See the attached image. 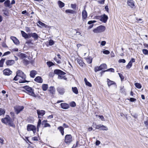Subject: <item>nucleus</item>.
I'll list each match as a JSON object with an SVG mask.
<instances>
[{
  "instance_id": "16",
  "label": "nucleus",
  "mask_w": 148,
  "mask_h": 148,
  "mask_svg": "<svg viewBox=\"0 0 148 148\" xmlns=\"http://www.w3.org/2000/svg\"><path fill=\"white\" fill-rule=\"evenodd\" d=\"M17 56L20 59H23L25 58H27V55L20 52H18L16 54Z\"/></svg>"
},
{
  "instance_id": "51",
  "label": "nucleus",
  "mask_w": 148,
  "mask_h": 148,
  "mask_svg": "<svg viewBox=\"0 0 148 148\" xmlns=\"http://www.w3.org/2000/svg\"><path fill=\"white\" fill-rule=\"evenodd\" d=\"M105 0H100L97 1L98 3L101 4H103Z\"/></svg>"
},
{
  "instance_id": "5",
  "label": "nucleus",
  "mask_w": 148,
  "mask_h": 148,
  "mask_svg": "<svg viewBox=\"0 0 148 148\" xmlns=\"http://www.w3.org/2000/svg\"><path fill=\"white\" fill-rule=\"evenodd\" d=\"M24 89L23 91L24 92L29 95L33 97H36V96L34 92V89L28 86H25L23 87Z\"/></svg>"
},
{
  "instance_id": "8",
  "label": "nucleus",
  "mask_w": 148,
  "mask_h": 148,
  "mask_svg": "<svg viewBox=\"0 0 148 148\" xmlns=\"http://www.w3.org/2000/svg\"><path fill=\"white\" fill-rule=\"evenodd\" d=\"M72 141V136L71 134H67L64 137V142L66 144L69 145Z\"/></svg>"
},
{
  "instance_id": "26",
  "label": "nucleus",
  "mask_w": 148,
  "mask_h": 148,
  "mask_svg": "<svg viewBox=\"0 0 148 148\" xmlns=\"http://www.w3.org/2000/svg\"><path fill=\"white\" fill-rule=\"evenodd\" d=\"M108 86L110 87L113 84H115V83L112 81L110 80L109 79L107 78V79Z\"/></svg>"
},
{
  "instance_id": "9",
  "label": "nucleus",
  "mask_w": 148,
  "mask_h": 148,
  "mask_svg": "<svg viewBox=\"0 0 148 148\" xmlns=\"http://www.w3.org/2000/svg\"><path fill=\"white\" fill-rule=\"evenodd\" d=\"M27 130L28 131H32L34 133L36 132V127L34 125L31 124H28L27 126Z\"/></svg>"
},
{
  "instance_id": "44",
  "label": "nucleus",
  "mask_w": 148,
  "mask_h": 148,
  "mask_svg": "<svg viewBox=\"0 0 148 148\" xmlns=\"http://www.w3.org/2000/svg\"><path fill=\"white\" fill-rule=\"evenodd\" d=\"M3 11L4 12L3 13L5 15L7 16H9V13L8 10H5Z\"/></svg>"
},
{
  "instance_id": "10",
  "label": "nucleus",
  "mask_w": 148,
  "mask_h": 148,
  "mask_svg": "<svg viewBox=\"0 0 148 148\" xmlns=\"http://www.w3.org/2000/svg\"><path fill=\"white\" fill-rule=\"evenodd\" d=\"M24 108V107L23 106H16L14 108L15 112L16 114H18L21 111H22Z\"/></svg>"
},
{
  "instance_id": "61",
  "label": "nucleus",
  "mask_w": 148,
  "mask_h": 148,
  "mask_svg": "<svg viewBox=\"0 0 148 148\" xmlns=\"http://www.w3.org/2000/svg\"><path fill=\"white\" fill-rule=\"evenodd\" d=\"M21 13L22 14H26V15L27 16H28L29 15V13L27 12V11L26 10L23 11Z\"/></svg>"
},
{
  "instance_id": "48",
  "label": "nucleus",
  "mask_w": 148,
  "mask_h": 148,
  "mask_svg": "<svg viewBox=\"0 0 148 148\" xmlns=\"http://www.w3.org/2000/svg\"><path fill=\"white\" fill-rule=\"evenodd\" d=\"M105 71H106V72L110 71L111 72L113 73L115 71L114 69L112 68H110L106 70H105Z\"/></svg>"
},
{
  "instance_id": "1",
  "label": "nucleus",
  "mask_w": 148,
  "mask_h": 148,
  "mask_svg": "<svg viewBox=\"0 0 148 148\" xmlns=\"http://www.w3.org/2000/svg\"><path fill=\"white\" fill-rule=\"evenodd\" d=\"M10 114L12 118H11L9 115H6L5 118L1 119V122L5 125H8L9 126L15 127V125L14 123V119H15L14 113L13 112H11Z\"/></svg>"
},
{
  "instance_id": "58",
  "label": "nucleus",
  "mask_w": 148,
  "mask_h": 148,
  "mask_svg": "<svg viewBox=\"0 0 148 148\" xmlns=\"http://www.w3.org/2000/svg\"><path fill=\"white\" fill-rule=\"evenodd\" d=\"M128 100H129L131 102H134L136 100V99L133 98H130V99H128Z\"/></svg>"
},
{
  "instance_id": "43",
  "label": "nucleus",
  "mask_w": 148,
  "mask_h": 148,
  "mask_svg": "<svg viewBox=\"0 0 148 148\" xmlns=\"http://www.w3.org/2000/svg\"><path fill=\"white\" fill-rule=\"evenodd\" d=\"M70 105L71 107H74L76 106V104L75 102L72 101L70 103Z\"/></svg>"
},
{
  "instance_id": "53",
  "label": "nucleus",
  "mask_w": 148,
  "mask_h": 148,
  "mask_svg": "<svg viewBox=\"0 0 148 148\" xmlns=\"http://www.w3.org/2000/svg\"><path fill=\"white\" fill-rule=\"evenodd\" d=\"M102 128L101 130H108V128L106 126L103 125H101V127Z\"/></svg>"
},
{
  "instance_id": "40",
  "label": "nucleus",
  "mask_w": 148,
  "mask_h": 148,
  "mask_svg": "<svg viewBox=\"0 0 148 148\" xmlns=\"http://www.w3.org/2000/svg\"><path fill=\"white\" fill-rule=\"evenodd\" d=\"M5 60V58H2L0 60V67H2L3 66L4 62Z\"/></svg>"
},
{
  "instance_id": "54",
  "label": "nucleus",
  "mask_w": 148,
  "mask_h": 148,
  "mask_svg": "<svg viewBox=\"0 0 148 148\" xmlns=\"http://www.w3.org/2000/svg\"><path fill=\"white\" fill-rule=\"evenodd\" d=\"M26 43L28 45H33V43L32 42V40H28L26 42Z\"/></svg>"
},
{
  "instance_id": "31",
  "label": "nucleus",
  "mask_w": 148,
  "mask_h": 148,
  "mask_svg": "<svg viewBox=\"0 0 148 148\" xmlns=\"http://www.w3.org/2000/svg\"><path fill=\"white\" fill-rule=\"evenodd\" d=\"M21 32L22 35L23 37H24L25 39L28 38L27 34L25 32L23 31H21Z\"/></svg>"
},
{
  "instance_id": "22",
  "label": "nucleus",
  "mask_w": 148,
  "mask_h": 148,
  "mask_svg": "<svg viewBox=\"0 0 148 148\" xmlns=\"http://www.w3.org/2000/svg\"><path fill=\"white\" fill-rule=\"evenodd\" d=\"M61 108L64 109H67L70 107L69 105L66 103H62L60 104Z\"/></svg>"
},
{
  "instance_id": "38",
  "label": "nucleus",
  "mask_w": 148,
  "mask_h": 148,
  "mask_svg": "<svg viewBox=\"0 0 148 148\" xmlns=\"http://www.w3.org/2000/svg\"><path fill=\"white\" fill-rule=\"evenodd\" d=\"M47 64L49 67L55 65L52 62L49 61L47 62Z\"/></svg>"
},
{
  "instance_id": "27",
  "label": "nucleus",
  "mask_w": 148,
  "mask_h": 148,
  "mask_svg": "<svg viewBox=\"0 0 148 148\" xmlns=\"http://www.w3.org/2000/svg\"><path fill=\"white\" fill-rule=\"evenodd\" d=\"M48 88V85L47 84H43L42 86V88L44 91H46Z\"/></svg>"
},
{
  "instance_id": "6",
  "label": "nucleus",
  "mask_w": 148,
  "mask_h": 148,
  "mask_svg": "<svg viewBox=\"0 0 148 148\" xmlns=\"http://www.w3.org/2000/svg\"><path fill=\"white\" fill-rule=\"evenodd\" d=\"M48 95L52 98L54 97L56 93V89L53 86H50L48 90Z\"/></svg>"
},
{
  "instance_id": "3",
  "label": "nucleus",
  "mask_w": 148,
  "mask_h": 148,
  "mask_svg": "<svg viewBox=\"0 0 148 148\" xmlns=\"http://www.w3.org/2000/svg\"><path fill=\"white\" fill-rule=\"evenodd\" d=\"M17 76H18L21 79H19L18 81L19 83H22L25 82H28L29 81H27L26 80V75L24 74L21 70H18L16 72Z\"/></svg>"
},
{
  "instance_id": "33",
  "label": "nucleus",
  "mask_w": 148,
  "mask_h": 148,
  "mask_svg": "<svg viewBox=\"0 0 148 148\" xmlns=\"http://www.w3.org/2000/svg\"><path fill=\"white\" fill-rule=\"evenodd\" d=\"M5 6L6 7H9L10 5V1L9 0H7L4 3Z\"/></svg>"
},
{
  "instance_id": "59",
  "label": "nucleus",
  "mask_w": 148,
  "mask_h": 148,
  "mask_svg": "<svg viewBox=\"0 0 148 148\" xmlns=\"http://www.w3.org/2000/svg\"><path fill=\"white\" fill-rule=\"evenodd\" d=\"M95 129H99L101 127V125H96L95 124Z\"/></svg>"
},
{
  "instance_id": "28",
  "label": "nucleus",
  "mask_w": 148,
  "mask_h": 148,
  "mask_svg": "<svg viewBox=\"0 0 148 148\" xmlns=\"http://www.w3.org/2000/svg\"><path fill=\"white\" fill-rule=\"evenodd\" d=\"M58 130H59L62 135L63 136L64 134V128L63 127L61 126H59L58 127Z\"/></svg>"
},
{
  "instance_id": "13",
  "label": "nucleus",
  "mask_w": 148,
  "mask_h": 148,
  "mask_svg": "<svg viewBox=\"0 0 148 148\" xmlns=\"http://www.w3.org/2000/svg\"><path fill=\"white\" fill-rule=\"evenodd\" d=\"M3 73L5 75L9 76L12 73V71L10 69L7 68L3 70Z\"/></svg>"
},
{
  "instance_id": "24",
  "label": "nucleus",
  "mask_w": 148,
  "mask_h": 148,
  "mask_svg": "<svg viewBox=\"0 0 148 148\" xmlns=\"http://www.w3.org/2000/svg\"><path fill=\"white\" fill-rule=\"evenodd\" d=\"M15 63L14 60H8L6 61L5 64L7 66H10L14 64Z\"/></svg>"
},
{
  "instance_id": "56",
  "label": "nucleus",
  "mask_w": 148,
  "mask_h": 148,
  "mask_svg": "<svg viewBox=\"0 0 148 148\" xmlns=\"http://www.w3.org/2000/svg\"><path fill=\"white\" fill-rule=\"evenodd\" d=\"M96 22V21L95 20H93V21H89L88 23V24L89 25L91 24L92 23H95Z\"/></svg>"
},
{
  "instance_id": "37",
  "label": "nucleus",
  "mask_w": 148,
  "mask_h": 148,
  "mask_svg": "<svg viewBox=\"0 0 148 148\" xmlns=\"http://www.w3.org/2000/svg\"><path fill=\"white\" fill-rule=\"evenodd\" d=\"M72 90L73 92L76 94L78 93V91L76 87H72Z\"/></svg>"
},
{
  "instance_id": "29",
  "label": "nucleus",
  "mask_w": 148,
  "mask_h": 148,
  "mask_svg": "<svg viewBox=\"0 0 148 148\" xmlns=\"http://www.w3.org/2000/svg\"><path fill=\"white\" fill-rule=\"evenodd\" d=\"M32 37L34 38V40H36L38 38L39 36L36 33H32Z\"/></svg>"
},
{
  "instance_id": "46",
  "label": "nucleus",
  "mask_w": 148,
  "mask_h": 148,
  "mask_svg": "<svg viewBox=\"0 0 148 148\" xmlns=\"http://www.w3.org/2000/svg\"><path fill=\"white\" fill-rule=\"evenodd\" d=\"M43 125V127H51L50 124L47 123H44Z\"/></svg>"
},
{
  "instance_id": "42",
  "label": "nucleus",
  "mask_w": 148,
  "mask_h": 148,
  "mask_svg": "<svg viewBox=\"0 0 148 148\" xmlns=\"http://www.w3.org/2000/svg\"><path fill=\"white\" fill-rule=\"evenodd\" d=\"M135 86L137 88L140 89L142 87V86L140 83H136L134 84Z\"/></svg>"
},
{
  "instance_id": "41",
  "label": "nucleus",
  "mask_w": 148,
  "mask_h": 148,
  "mask_svg": "<svg viewBox=\"0 0 148 148\" xmlns=\"http://www.w3.org/2000/svg\"><path fill=\"white\" fill-rule=\"evenodd\" d=\"M86 60L88 64H90L92 62V59H91L90 58L88 57V58H84Z\"/></svg>"
},
{
  "instance_id": "19",
  "label": "nucleus",
  "mask_w": 148,
  "mask_h": 148,
  "mask_svg": "<svg viewBox=\"0 0 148 148\" xmlns=\"http://www.w3.org/2000/svg\"><path fill=\"white\" fill-rule=\"evenodd\" d=\"M57 56L58 57V59L56 57H55L54 58V60H55L57 63L58 64H60L61 63V61L60 60L61 59V56L60 54H58L57 55Z\"/></svg>"
},
{
  "instance_id": "20",
  "label": "nucleus",
  "mask_w": 148,
  "mask_h": 148,
  "mask_svg": "<svg viewBox=\"0 0 148 148\" xmlns=\"http://www.w3.org/2000/svg\"><path fill=\"white\" fill-rule=\"evenodd\" d=\"M65 12L67 14H71L74 15H76L77 12L75 10L71 9H67L65 11Z\"/></svg>"
},
{
  "instance_id": "30",
  "label": "nucleus",
  "mask_w": 148,
  "mask_h": 148,
  "mask_svg": "<svg viewBox=\"0 0 148 148\" xmlns=\"http://www.w3.org/2000/svg\"><path fill=\"white\" fill-rule=\"evenodd\" d=\"M58 4L60 8H62L65 6V4L60 1H58Z\"/></svg>"
},
{
  "instance_id": "17",
  "label": "nucleus",
  "mask_w": 148,
  "mask_h": 148,
  "mask_svg": "<svg viewBox=\"0 0 148 148\" xmlns=\"http://www.w3.org/2000/svg\"><path fill=\"white\" fill-rule=\"evenodd\" d=\"M127 4L132 8H135L134 1L132 0H128L127 1Z\"/></svg>"
},
{
  "instance_id": "34",
  "label": "nucleus",
  "mask_w": 148,
  "mask_h": 148,
  "mask_svg": "<svg viewBox=\"0 0 148 148\" xmlns=\"http://www.w3.org/2000/svg\"><path fill=\"white\" fill-rule=\"evenodd\" d=\"M84 81L85 82L86 85V86H88L90 87H92V85L91 84L90 82H89L88 81L86 78H85L84 79Z\"/></svg>"
},
{
  "instance_id": "14",
  "label": "nucleus",
  "mask_w": 148,
  "mask_h": 148,
  "mask_svg": "<svg viewBox=\"0 0 148 148\" xmlns=\"http://www.w3.org/2000/svg\"><path fill=\"white\" fill-rule=\"evenodd\" d=\"M135 62V59L134 58H132L129 61L128 64L126 66V68L127 69H129L131 67L132 65V63Z\"/></svg>"
},
{
  "instance_id": "49",
  "label": "nucleus",
  "mask_w": 148,
  "mask_h": 148,
  "mask_svg": "<svg viewBox=\"0 0 148 148\" xmlns=\"http://www.w3.org/2000/svg\"><path fill=\"white\" fill-rule=\"evenodd\" d=\"M77 6V5L76 4H71V7L73 9H75Z\"/></svg>"
},
{
  "instance_id": "57",
  "label": "nucleus",
  "mask_w": 148,
  "mask_h": 148,
  "mask_svg": "<svg viewBox=\"0 0 148 148\" xmlns=\"http://www.w3.org/2000/svg\"><path fill=\"white\" fill-rule=\"evenodd\" d=\"M103 53L104 54H108L110 53V52L108 50H105L103 51Z\"/></svg>"
},
{
  "instance_id": "32",
  "label": "nucleus",
  "mask_w": 148,
  "mask_h": 148,
  "mask_svg": "<svg viewBox=\"0 0 148 148\" xmlns=\"http://www.w3.org/2000/svg\"><path fill=\"white\" fill-rule=\"evenodd\" d=\"M38 23L39 25H40L42 27H44L45 28H47L48 27V26L47 25L43 23L42 22L40 21H38Z\"/></svg>"
},
{
  "instance_id": "18",
  "label": "nucleus",
  "mask_w": 148,
  "mask_h": 148,
  "mask_svg": "<svg viewBox=\"0 0 148 148\" xmlns=\"http://www.w3.org/2000/svg\"><path fill=\"white\" fill-rule=\"evenodd\" d=\"M82 19L83 21L86 20L88 16L87 13L85 9L82 10Z\"/></svg>"
},
{
  "instance_id": "47",
  "label": "nucleus",
  "mask_w": 148,
  "mask_h": 148,
  "mask_svg": "<svg viewBox=\"0 0 148 148\" xmlns=\"http://www.w3.org/2000/svg\"><path fill=\"white\" fill-rule=\"evenodd\" d=\"M118 74L120 78L121 79V81H123L124 79V77L123 76V75H122V74L120 73H119Z\"/></svg>"
},
{
  "instance_id": "21",
  "label": "nucleus",
  "mask_w": 148,
  "mask_h": 148,
  "mask_svg": "<svg viewBox=\"0 0 148 148\" xmlns=\"http://www.w3.org/2000/svg\"><path fill=\"white\" fill-rule=\"evenodd\" d=\"M34 81L36 82L39 83H42L43 82V79L40 76H39L36 77L34 79Z\"/></svg>"
},
{
  "instance_id": "12",
  "label": "nucleus",
  "mask_w": 148,
  "mask_h": 148,
  "mask_svg": "<svg viewBox=\"0 0 148 148\" xmlns=\"http://www.w3.org/2000/svg\"><path fill=\"white\" fill-rule=\"evenodd\" d=\"M108 19V16L105 14L101 15L100 21L103 23H106Z\"/></svg>"
},
{
  "instance_id": "45",
  "label": "nucleus",
  "mask_w": 148,
  "mask_h": 148,
  "mask_svg": "<svg viewBox=\"0 0 148 148\" xmlns=\"http://www.w3.org/2000/svg\"><path fill=\"white\" fill-rule=\"evenodd\" d=\"M23 63L26 65L29 64V61L27 59H24L23 60Z\"/></svg>"
},
{
  "instance_id": "39",
  "label": "nucleus",
  "mask_w": 148,
  "mask_h": 148,
  "mask_svg": "<svg viewBox=\"0 0 148 148\" xmlns=\"http://www.w3.org/2000/svg\"><path fill=\"white\" fill-rule=\"evenodd\" d=\"M102 70L100 66H95L94 68V71L95 72Z\"/></svg>"
},
{
  "instance_id": "36",
  "label": "nucleus",
  "mask_w": 148,
  "mask_h": 148,
  "mask_svg": "<svg viewBox=\"0 0 148 148\" xmlns=\"http://www.w3.org/2000/svg\"><path fill=\"white\" fill-rule=\"evenodd\" d=\"M5 112V110L4 108H0V116L4 115Z\"/></svg>"
},
{
  "instance_id": "25",
  "label": "nucleus",
  "mask_w": 148,
  "mask_h": 148,
  "mask_svg": "<svg viewBox=\"0 0 148 148\" xmlns=\"http://www.w3.org/2000/svg\"><path fill=\"white\" fill-rule=\"evenodd\" d=\"M37 71L34 70H32L30 72V76L32 78H34L35 75L37 74Z\"/></svg>"
},
{
  "instance_id": "2",
  "label": "nucleus",
  "mask_w": 148,
  "mask_h": 148,
  "mask_svg": "<svg viewBox=\"0 0 148 148\" xmlns=\"http://www.w3.org/2000/svg\"><path fill=\"white\" fill-rule=\"evenodd\" d=\"M54 74L58 75V79H64L66 80H67V78L65 76H63V75H65L66 73L60 69H55L53 73V72L49 73V76L50 77H53Z\"/></svg>"
},
{
  "instance_id": "4",
  "label": "nucleus",
  "mask_w": 148,
  "mask_h": 148,
  "mask_svg": "<svg viewBox=\"0 0 148 148\" xmlns=\"http://www.w3.org/2000/svg\"><path fill=\"white\" fill-rule=\"evenodd\" d=\"M38 116V118L39 119L37 125V128L38 129L40 127L41 123V118H42L45 114V111L43 110L38 109L36 110Z\"/></svg>"
},
{
  "instance_id": "63",
  "label": "nucleus",
  "mask_w": 148,
  "mask_h": 148,
  "mask_svg": "<svg viewBox=\"0 0 148 148\" xmlns=\"http://www.w3.org/2000/svg\"><path fill=\"white\" fill-rule=\"evenodd\" d=\"M101 15L100 16H95V18L97 19H99L100 21V19L101 18Z\"/></svg>"
},
{
  "instance_id": "50",
  "label": "nucleus",
  "mask_w": 148,
  "mask_h": 148,
  "mask_svg": "<svg viewBox=\"0 0 148 148\" xmlns=\"http://www.w3.org/2000/svg\"><path fill=\"white\" fill-rule=\"evenodd\" d=\"M143 53L145 55L148 54V50L146 49H144L142 50Z\"/></svg>"
},
{
  "instance_id": "64",
  "label": "nucleus",
  "mask_w": 148,
  "mask_h": 148,
  "mask_svg": "<svg viewBox=\"0 0 148 148\" xmlns=\"http://www.w3.org/2000/svg\"><path fill=\"white\" fill-rule=\"evenodd\" d=\"M144 123L147 127H148V120H147L146 121H145L144 122Z\"/></svg>"
},
{
  "instance_id": "11",
  "label": "nucleus",
  "mask_w": 148,
  "mask_h": 148,
  "mask_svg": "<svg viewBox=\"0 0 148 148\" xmlns=\"http://www.w3.org/2000/svg\"><path fill=\"white\" fill-rule=\"evenodd\" d=\"M76 60L78 63L82 67L86 66V64L84 62L81 58H77Z\"/></svg>"
},
{
  "instance_id": "35",
  "label": "nucleus",
  "mask_w": 148,
  "mask_h": 148,
  "mask_svg": "<svg viewBox=\"0 0 148 148\" xmlns=\"http://www.w3.org/2000/svg\"><path fill=\"white\" fill-rule=\"evenodd\" d=\"M101 69L102 70L106 69L107 68V66L106 64H102L100 65Z\"/></svg>"
},
{
  "instance_id": "15",
  "label": "nucleus",
  "mask_w": 148,
  "mask_h": 148,
  "mask_svg": "<svg viewBox=\"0 0 148 148\" xmlns=\"http://www.w3.org/2000/svg\"><path fill=\"white\" fill-rule=\"evenodd\" d=\"M58 92L61 95H63L65 92V89L62 87H58L57 88Z\"/></svg>"
},
{
  "instance_id": "7",
  "label": "nucleus",
  "mask_w": 148,
  "mask_h": 148,
  "mask_svg": "<svg viewBox=\"0 0 148 148\" xmlns=\"http://www.w3.org/2000/svg\"><path fill=\"white\" fill-rule=\"evenodd\" d=\"M106 29V28L105 26L101 25L94 29L93 31L95 33H101L104 32Z\"/></svg>"
},
{
  "instance_id": "55",
  "label": "nucleus",
  "mask_w": 148,
  "mask_h": 148,
  "mask_svg": "<svg viewBox=\"0 0 148 148\" xmlns=\"http://www.w3.org/2000/svg\"><path fill=\"white\" fill-rule=\"evenodd\" d=\"M19 79H21L20 78L18 77V76H17V75L15 76L13 79V80L14 81H17L18 80H19Z\"/></svg>"
},
{
  "instance_id": "52",
  "label": "nucleus",
  "mask_w": 148,
  "mask_h": 148,
  "mask_svg": "<svg viewBox=\"0 0 148 148\" xmlns=\"http://www.w3.org/2000/svg\"><path fill=\"white\" fill-rule=\"evenodd\" d=\"M49 45H52L54 44V42L52 40L50 39L49 41Z\"/></svg>"
},
{
  "instance_id": "23",
  "label": "nucleus",
  "mask_w": 148,
  "mask_h": 148,
  "mask_svg": "<svg viewBox=\"0 0 148 148\" xmlns=\"http://www.w3.org/2000/svg\"><path fill=\"white\" fill-rule=\"evenodd\" d=\"M10 39L13 41L15 44L18 45L19 44V41L16 37L12 36L10 37Z\"/></svg>"
},
{
  "instance_id": "60",
  "label": "nucleus",
  "mask_w": 148,
  "mask_h": 148,
  "mask_svg": "<svg viewBox=\"0 0 148 148\" xmlns=\"http://www.w3.org/2000/svg\"><path fill=\"white\" fill-rule=\"evenodd\" d=\"M119 62L120 63H125L126 62V61L125 59H120L119 60Z\"/></svg>"
},
{
  "instance_id": "62",
  "label": "nucleus",
  "mask_w": 148,
  "mask_h": 148,
  "mask_svg": "<svg viewBox=\"0 0 148 148\" xmlns=\"http://www.w3.org/2000/svg\"><path fill=\"white\" fill-rule=\"evenodd\" d=\"M32 140L34 141H37L38 140V137L36 136H34L32 138Z\"/></svg>"
}]
</instances>
